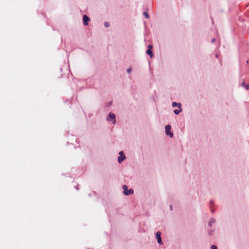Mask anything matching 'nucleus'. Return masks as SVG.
Listing matches in <instances>:
<instances>
[{
    "mask_svg": "<svg viewBox=\"0 0 249 249\" xmlns=\"http://www.w3.org/2000/svg\"><path fill=\"white\" fill-rule=\"evenodd\" d=\"M123 189H124L123 193L125 196H128L134 193V191L132 189H127V186L125 185L123 186Z\"/></svg>",
    "mask_w": 249,
    "mask_h": 249,
    "instance_id": "nucleus-1",
    "label": "nucleus"
},
{
    "mask_svg": "<svg viewBox=\"0 0 249 249\" xmlns=\"http://www.w3.org/2000/svg\"><path fill=\"white\" fill-rule=\"evenodd\" d=\"M171 126L169 124L166 125L165 127V134L169 136L170 138H172L174 136L173 133L171 131Z\"/></svg>",
    "mask_w": 249,
    "mask_h": 249,
    "instance_id": "nucleus-2",
    "label": "nucleus"
},
{
    "mask_svg": "<svg viewBox=\"0 0 249 249\" xmlns=\"http://www.w3.org/2000/svg\"><path fill=\"white\" fill-rule=\"evenodd\" d=\"M107 120L108 121H111V120H113V124H114L116 123L115 114L112 112H110L108 114Z\"/></svg>",
    "mask_w": 249,
    "mask_h": 249,
    "instance_id": "nucleus-3",
    "label": "nucleus"
},
{
    "mask_svg": "<svg viewBox=\"0 0 249 249\" xmlns=\"http://www.w3.org/2000/svg\"><path fill=\"white\" fill-rule=\"evenodd\" d=\"M90 20V18L86 15H84L83 16V24L85 26H87L89 25V22Z\"/></svg>",
    "mask_w": 249,
    "mask_h": 249,
    "instance_id": "nucleus-4",
    "label": "nucleus"
},
{
    "mask_svg": "<svg viewBox=\"0 0 249 249\" xmlns=\"http://www.w3.org/2000/svg\"><path fill=\"white\" fill-rule=\"evenodd\" d=\"M161 233L160 232V231H157V233H156V238L157 239V242L158 243L160 244V245H161L162 244V239H161Z\"/></svg>",
    "mask_w": 249,
    "mask_h": 249,
    "instance_id": "nucleus-5",
    "label": "nucleus"
},
{
    "mask_svg": "<svg viewBox=\"0 0 249 249\" xmlns=\"http://www.w3.org/2000/svg\"><path fill=\"white\" fill-rule=\"evenodd\" d=\"M125 159V155H121L118 158V161L119 163H121Z\"/></svg>",
    "mask_w": 249,
    "mask_h": 249,
    "instance_id": "nucleus-6",
    "label": "nucleus"
},
{
    "mask_svg": "<svg viewBox=\"0 0 249 249\" xmlns=\"http://www.w3.org/2000/svg\"><path fill=\"white\" fill-rule=\"evenodd\" d=\"M172 106L173 107H177L178 108H180L181 107V104L179 103H176L175 102H173L172 103Z\"/></svg>",
    "mask_w": 249,
    "mask_h": 249,
    "instance_id": "nucleus-7",
    "label": "nucleus"
},
{
    "mask_svg": "<svg viewBox=\"0 0 249 249\" xmlns=\"http://www.w3.org/2000/svg\"><path fill=\"white\" fill-rule=\"evenodd\" d=\"M146 53L147 55H149L151 58L153 57L154 56L152 50L147 49L146 51Z\"/></svg>",
    "mask_w": 249,
    "mask_h": 249,
    "instance_id": "nucleus-8",
    "label": "nucleus"
},
{
    "mask_svg": "<svg viewBox=\"0 0 249 249\" xmlns=\"http://www.w3.org/2000/svg\"><path fill=\"white\" fill-rule=\"evenodd\" d=\"M215 222V220L213 218H211L209 222V226L211 227L212 226L213 224H214Z\"/></svg>",
    "mask_w": 249,
    "mask_h": 249,
    "instance_id": "nucleus-9",
    "label": "nucleus"
},
{
    "mask_svg": "<svg viewBox=\"0 0 249 249\" xmlns=\"http://www.w3.org/2000/svg\"><path fill=\"white\" fill-rule=\"evenodd\" d=\"M241 85L242 87H244L245 88V89H247V90H248L249 89V84H246V83H245V82H243L242 83H241Z\"/></svg>",
    "mask_w": 249,
    "mask_h": 249,
    "instance_id": "nucleus-10",
    "label": "nucleus"
},
{
    "mask_svg": "<svg viewBox=\"0 0 249 249\" xmlns=\"http://www.w3.org/2000/svg\"><path fill=\"white\" fill-rule=\"evenodd\" d=\"M182 111L181 108H179V109H175L174 110V113L178 115L179 113H180Z\"/></svg>",
    "mask_w": 249,
    "mask_h": 249,
    "instance_id": "nucleus-11",
    "label": "nucleus"
},
{
    "mask_svg": "<svg viewBox=\"0 0 249 249\" xmlns=\"http://www.w3.org/2000/svg\"><path fill=\"white\" fill-rule=\"evenodd\" d=\"M143 15L147 19H148L149 18V16L148 13L147 12H144L143 13Z\"/></svg>",
    "mask_w": 249,
    "mask_h": 249,
    "instance_id": "nucleus-12",
    "label": "nucleus"
},
{
    "mask_svg": "<svg viewBox=\"0 0 249 249\" xmlns=\"http://www.w3.org/2000/svg\"><path fill=\"white\" fill-rule=\"evenodd\" d=\"M109 23L108 22L106 21L104 23V25L106 27H108L109 26Z\"/></svg>",
    "mask_w": 249,
    "mask_h": 249,
    "instance_id": "nucleus-13",
    "label": "nucleus"
},
{
    "mask_svg": "<svg viewBox=\"0 0 249 249\" xmlns=\"http://www.w3.org/2000/svg\"><path fill=\"white\" fill-rule=\"evenodd\" d=\"M132 71V69L129 68H128L127 70H126V72L128 73H131Z\"/></svg>",
    "mask_w": 249,
    "mask_h": 249,
    "instance_id": "nucleus-14",
    "label": "nucleus"
},
{
    "mask_svg": "<svg viewBox=\"0 0 249 249\" xmlns=\"http://www.w3.org/2000/svg\"><path fill=\"white\" fill-rule=\"evenodd\" d=\"M153 45H151V44H149L148 46V49H150V50H152V48H153Z\"/></svg>",
    "mask_w": 249,
    "mask_h": 249,
    "instance_id": "nucleus-15",
    "label": "nucleus"
},
{
    "mask_svg": "<svg viewBox=\"0 0 249 249\" xmlns=\"http://www.w3.org/2000/svg\"><path fill=\"white\" fill-rule=\"evenodd\" d=\"M213 205V200H211L210 202V208L211 209V206Z\"/></svg>",
    "mask_w": 249,
    "mask_h": 249,
    "instance_id": "nucleus-16",
    "label": "nucleus"
},
{
    "mask_svg": "<svg viewBox=\"0 0 249 249\" xmlns=\"http://www.w3.org/2000/svg\"><path fill=\"white\" fill-rule=\"evenodd\" d=\"M211 249H217V248L215 245H212L211 246Z\"/></svg>",
    "mask_w": 249,
    "mask_h": 249,
    "instance_id": "nucleus-17",
    "label": "nucleus"
},
{
    "mask_svg": "<svg viewBox=\"0 0 249 249\" xmlns=\"http://www.w3.org/2000/svg\"><path fill=\"white\" fill-rule=\"evenodd\" d=\"M213 231L212 230H209V231H208V232H209V234L210 235H212V233H213Z\"/></svg>",
    "mask_w": 249,
    "mask_h": 249,
    "instance_id": "nucleus-18",
    "label": "nucleus"
},
{
    "mask_svg": "<svg viewBox=\"0 0 249 249\" xmlns=\"http://www.w3.org/2000/svg\"><path fill=\"white\" fill-rule=\"evenodd\" d=\"M215 41V39L214 38H213V39H212V40H211L212 43H214Z\"/></svg>",
    "mask_w": 249,
    "mask_h": 249,
    "instance_id": "nucleus-19",
    "label": "nucleus"
},
{
    "mask_svg": "<svg viewBox=\"0 0 249 249\" xmlns=\"http://www.w3.org/2000/svg\"><path fill=\"white\" fill-rule=\"evenodd\" d=\"M119 155L121 156V155H124L123 151H120L119 152Z\"/></svg>",
    "mask_w": 249,
    "mask_h": 249,
    "instance_id": "nucleus-20",
    "label": "nucleus"
},
{
    "mask_svg": "<svg viewBox=\"0 0 249 249\" xmlns=\"http://www.w3.org/2000/svg\"><path fill=\"white\" fill-rule=\"evenodd\" d=\"M211 211L212 213H213L214 212V210H213V209H211Z\"/></svg>",
    "mask_w": 249,
    "mask_h": 249,
    "instance_id": "nucleus-21",
    "label": "nucleus"
},
{
    "mask_svg": "<svg viewBox=\"0 0 249 249\" xmlns=\"http://www.w3.org/2000/svg\"><path fill=\"white\" fill-rule=\"evenodd\" d=\"M170 209H171V210H172V205H171L170 206Z\"/></svg>",
    "mask_w": 249,
    "mask_h": 249,
    "instance_id": "nucleus-22",
    "label": "nucleus"
},
{
    "mask_svg": "<svg viewBox=\"0 0 249 249\" xmlns=\"http://www.w3.org/2000/svg\"><path fill=\"white\" fill-rule=\"evenodd\" d=\"M215 57H216V58H218V54H216L215 55Z\"/></svg>",
    "mask_w": 249,
    "mask_h": 249,
    "instance_id": "nucleus-23",
    "label": "nucleus"
}]
</instances>
